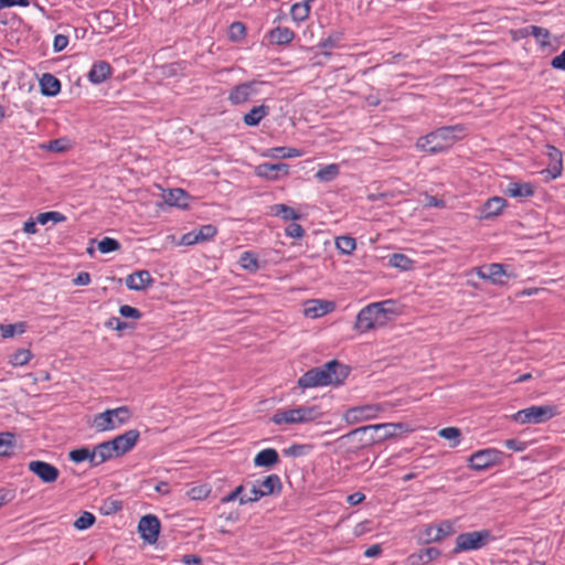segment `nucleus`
<instances>
[{
	"label": "nucleus",
	"instance_id": "obj_21",
	"mask_svg": "<svg viewBox=\"0 0 565 565\" xmlns=\"http://www.w3.org/2000/svg\"><path fill=\"white\" fill-rule=\"evenodd\" d=\"M439 556L440 551L438 548L427 547L411 554L407 559L411 565H420L428 564L429 562L438 558Z\"/></svg>",
	"mask_w": 565,
	"mask_h": 565
},
{
	"label": "nucleus",
	"instance_id": "obj_50",
	"mask_svg": "<svg viewBox=\"0 0 565 565\" xmlns=\"http://www.w3.org/2000/svg\"><path fill=\"white\" fill-rule=\"evenodd\" d=\"M265 497L264 492L260 491V488L258 484H254L253 488L249 491V494H245L244 497H239V504H246L249 502H256L260 498Z\"/></svg>",
	"mask_w": 565,
	"mask_h": 565
},
{
	"label": "nucleus",
	"instance_id": "obj_51",
	"mask_svg": "<svg viewBox=\"0 0 565 565\" xmlns=\"http://www.w3.org/2000/svg\"><path fill=\"white\" fill-rule=\"evenodd\" d=\"M246 32L245 25L242 22H233L230 25L228 36L233 41H239L244 38Z\"/></svg>",
	"mask_w": 565,
	"mask_h": 565
},
{
	"label": "nucleus",
	"instance_id": "obj_57",
	"mask_svg": "<svg viewBox=\"0 0 565 565\" xmlns=\"http://www.w3.org/2000/svg\"><path fill=\"white\" fill-rule=\"evenodd\" d=\"M68 44V38L63 34H56L54 36L53 47L55 52L63 51Z\"/></svg>",
	"mask_w": 565,
	"mask_h": 565
},
{
	"label": "nucleus",
	"instance_id": "obj_6",
	"mask_svg": "<svg viewBox=\"0 0 565 565\" xmlns=\"http://www.w3.org/2000/svg\"><path fill=\"white\" fill-rule=\"evenodd\" d=\"M556 415L555 406L541 405L521 409L512 415V419L519 424H542Z\"/></svg>",
	"mask_w": 565,
	"mask_h": 565
},
{
	"label": "nucleus",
	"instance_id": "obj_32",
	"mask_svg": "<svg viewBox=\"0 0 565 565\" xmlns=\"http://www.w3.org/2000/svg\"><path fill=\"white\" fill-rule=\"evenodd\" d=\"M249 97H250L249 86L244 85V84L236 85L235 87H233L231 89V92L228 94V100L233 105L243 104V103L247 102L249 99Z\"/></svg>",
	"mask_w": 565,
	"mask_h": 565
},
{
	"label": "nucleus",
	"instance_id": "obj_12",
	"mask_svg": "<svg viewBox=\"0 0 565 565\" xmlns=\"http://www.w3.org/2000/svg\"><path fill=\"white\" fill-rule=\"evenodd\" d=\"M382 408L379 405H363L348 409L344 419L349 424L375 418Z\"/></svg>",
	"mask_w": 565,
	"mask_h": 565
},
{
	"label": "nucleus",
	"instance_id": "obj_35",
	"mask_svg": "<svg viewBox=\"0 0 565 565\" xmlns=\"http://www.w3.org/2000/svg\"><path fill=\"white\" fill-rule=\"evenodd\" d=\"M340 173V168L335 163L327 164L316 173V178L321 182H330Z\"/></svg>",
	"mask_w": 565,
	"mask_h": 565
},
{
	"label": "nucleus",
	"instance_id": "obj_13",
	"mask_svg": "<svg viewBox=\"0 0 565 565\" xmlns=\"http://www.w3.org/2000/svg\"><path fill=\"white\" fill-rule=\"evenodd\" d=\"M289 166L286 163H262L256 167V174L268 180H278L287 175Z\"/></svg>",
	"mask_w": 565,
	"mask_h": 565
},
{
	"label": "nucleus",
	"instance_id": "obj_11",
	"mask_svg": "<svg viewBox=\"0 0 565 565\" xmlns=\"http://www.w3.org/2000/svg\"><path fill=\"white\" fill-rule=\"evenodd\" d=\"M28 468L45 483L55 482L60 476V471L55 466L41 460L30 461Z\"/></svg>",
	"mask_w": 565,
	"mask_h": 565
},
{
	"label": "nucleus",
	"instance_id": "obj_45",
	"mask_svg": "<svg viewBox=\"0 0 565 565\" xmlns=\"http://www.w3.org/2000/svg\"><path fill=\"white\" fill-rule=\"evenodd\" d=\"M438 435L447 440H450L451 444L450 446L451 447H455L459 444V438H460V429L457 428V427H446V428H443L439 430Z\"/></svg>",
	"mask_w": 565,
	"mask_h": 565
},
{
	"label": "nucleus",
	"instance_id": "obj_3",
	"mask_svg": "<svg viewBox=\"0 0 565 565\" xmlns=\"http://www.w3.org/2000/svg\"><path fill=\"white\" fill-rule=\"evenodd\" d=\"M459 126L440 127L424 137H420L416 147L423 151L438 153L451 146L456 139L455 131H461Z\"/></svg>",
	"mask_w": 565,
	"mask_h": 565
},
{
	"label": "nucleus",
	"instance_id": "obj_59",
	"mask_svg": "<svg viewBox=\"0 0 565 565\" xmlns=\"http://www.w3.org/2000/svg\"><path fill=\"white\" fill-rule=\"evenodd\" d=\"M198 243H199V239H198V235H196L195 231L184 234L180 241V244L185 245V246H190V245L198 244Z\"/></svg>",
	"mask_w": 565,
	"mask_h": 565
},
{
	"label": "nucleus",
	"instance_id": "obj_63",
	"mask_svg": "<svg viewBox=\"0 0 565 565\" xmlns=\"http://www.w3.org/2000/svg\"><path fill=\"white\" fill-rule=\"evenodd\" d=\"M425 206L427 207H443L445 206V202L440 199H437L433 195H426Z\"/></svg>",
	"mask_w": 565,
	"mask_h": 565
},
{
	"label": "nucleus",
	"instance_id": "obj_33",
	"mask_svg": "<svg viewBox=\"0 0 565 565\" xmlns=\"http://www.w3.org/2000/svg\"><path fill=\"white\" fill-rule=\"evenodd\" d=\"M275 216H279L285 221H297L301 217L300 213L286 204H275L271 206Z\"/></svg>",
	"mask_w": 565,
	"mask_h": 565
},
{
	"label": "nucleus",
	"instance_id": "obj_22",
	"mask_svg": "<svg viewBox=\"0 0 565 565\" xmlns=\"http://www.w3.org/2000/svg\"><path fill=\"white\" fill-rule=\"evenodd\" d=\"M504 193L511 198H529L534 194V189L531 183L524 182H510L504 189Z\"/></svg>",
	"mask_w": 565,
	"mask_h": 565
},
{
	"label": "nucleus",
	"instance_id": "obj_15",
	"mask_svg": "<svg viewBox=\"0 0 565 565\" xmlns=\"http://www.w3.org/2000/svg\"><path fill=\"white\" fill-rule=\"evenodd\" d=\"M478 276L482 279H488L492 284L502 285L503 276H507L504 266L499 263H492L478 269Z\"/></svg>",
	"mask_w": 565,
	"mask_h": 565
},
{
	"label": "nucleus",
	"instance_id": "obj_25",
	"mask_svg": "<svg viewBox=\"0 0 565 565\" xmlns=\"http://www.w3.org/2000/svg\"><path fill=\"white\" fill-rule=\"evenodd\" d=\"M269 114V107L266 105L255 106L244 115L243 121L246 126L255 127L263 118Z\"/></svg>",
	"mask_w": 565,
	"mask_h": 565
},
{
	"label": "nucleus",
	"instance_id": "obj_64",
	"mask_svg": "<svg viewBox=\"0 0 565 565\" xmlns=\"http://www.w3.org/2000/svg\"><path fill=\"white\" fill-rule=\"evenodd\" d=\"M182 563L185 565H199L202 563V558L194 554H185L182 556Z\"/></svg>",
	"mask_w": 565,
	"mask_h": 565
},
{
	"label": "nucleus",
	"instance_id": "obj_8",
	"mask_svg": "<svg viewBox=\"0 0 565 565\" xmlns=\"http://www.w3.org/2000/svg\"><path fill=\"white\" fill-rule=\"evenodd\" d=\"M393 424H376V425H367L353 429L349 434H347L345 438H358L361 446H369L380 441L377 437V433L382 428H392Z\"/></svg>",
	"mask_w": 565,
	"mask_h": 565
},
{
	"label": "nucleus",
	"instance_id": "obj_46",
	"mask_svg": "<svg viewBox=\"0 0 565 565\" xmlns=\"http://www.w3.org/2000/svg\"><path fill=\"white\" fill-rule=\"evenodd\" d=\"M95 515L90 512H83L81 516L74 522V526L77 530H86L95 523Z\"/></svg>",
	"mask_w": 565,
	"mask_h": 565
},
{
	"label": "nucleus",
	"instance_id": "obj_42",
	"mask_svg": "<svg viewBox=\"0 0 565 565\" xmlns=\"http://www.w3.org/2000/svg\"><path fill=\"white\" fill-rule=\"evenodd\" d=\"M310 7L306 0L302 3H295L291 7L290 14L295 21H303L309 17Z\"/></svg>",
	"mask_w": 565,
	"mask_h": 565
},
{
	"label": "nucleus",
	"instance_id": "obj_1",
	"mask_svg": "<svg viewBox=\"0 0 565 565\" xmlns=\"http://www.w3.org/2000/svg\"><path fill=\"white\" fill-rule=\"evenodd\" d=\"M348 369L337 360L327 362L321 367H312L298 380L301 388H311L340 384L348 376Z\"/></svg>",
	"mask_w": 565,
	"mask_h": 565
},
{
	"label": "nucleus",
	"instance_id": "obj_52",
	"mask_svg": "<svg viewBox=\"0 0 565 565\" xmlns=\"http://www.w3.org/2000/svg\"><path fill=\"white\" fill-rule=\"evenodd\" d=\"M311 446L309 445H292L290 446L289 448L285 449L284 452L285 455L287 456H290V457H301V456H305L308 454V451L310 450Z\"/></svg>",
	"mask_w": 565,
	"mask_h": 565
},
{
	"label": "nucleus",
	"instance_id": "obj_24",
	"mask_svg": "<svg viewBox=\"0 0 565 565\" xmlns=\"http://www.w3.org/2000/svg\"><path fill=\"white\" fill-rule=\"evenodd\" d=\"M279 462L278 452L274 448H266L260 450L254 458L256 467H273Z\"/></svg>",
	"mask_w": 565,
	"mask_h": 565
},
{
	"label": "nucleus",
	"instance_id": "obj_48",
	"mask_svg": "<svg viewBox=\"0 0 565 565\" xmlns=\"http://www.w3.org/2000/svg\"><path fill=\"white\" fill-rule=\"evenodd\" d=\"M195 232H196V235H198L199 243H201V242H205V241L212 239L216 235L217 230H216V227L214 225L206 224V225L201 226Z\"/></svg>",
	"mask_w": 565,
	"mask_h": 565
},
{
	"label": "nucleus",
	"instance_id": "obj_28",
	"mask_svg": "<svg viewBox=\"0 0 565 565\" xmlns=\"http://www.w3.org/2000/svg\"><path fill=\"white\" fill-rule=\"evenodd\" d=\"M268 36L271 43L284 45L290 43L294 40L295 33L289 28L277 26L269 32Z\"/></svg>",
	"mask_w": 565,
	"mask_h": 565
},
{
	"label": "nucleus",
	"instance_id": "obj_62",
	"mask_svg": "<svg viewBox=\"0 0 565 565\" xmlns=\"http://www.w3.org/2000/svg\"><path fill=\"white\" fill-rule=\"evenodd\" d=\"M73 282L76 286H86L90 282V275L87 271H81Z\"/></svg>",
	"mask_w": 565,
	"mask_h": 565
},
{
	"label": "nucleus",
	"instance_id": "obj_61",
	"mask_svg": "<svg viewBox=\"0 0 565 565\" xmlns=\"http://www.w3.org/2000/svg\"><path fill=\"white\" fill-rule=\"evenodd\" d=\"M504 445L508 449L514 450V451H523L524 450V443L518 440V439H507L504 441Z\"/></svg>",
	"mask_w": 565,
	"mask_h": 565
},
{
	"label": "nucleus",
	"instance_id": "obj_7",
	"mask_svg": "<svg viewBox=\"0 0 565 565\" xmlns=\"http://www.w3.org/2000/svg\"><path fill=\"white\" fill-rule=\"evenodd\" d=\"M502 451L495 448H486L473 452L469 459V467L477 471L487 470L502 461Z\"/></svg>",
	"mask_w": 565,
	"mask_h": 565
},
{
	"label": "nucleus",
	"instance_id": "obj_16",
	"mask_svg": "<svg viewBox=\"0 0 565 565\" xmlns=\"http://www.w3.org/2000/svg\"><path fill=\"white\" fill-rule=\"evenodd\" d=\"M334 305L327 300H310L306 303L303 313L308 318H319L333 310Z\"/></svg>",
	"mask_w": 565,
	"mask_h": 565
},
{
	"label": "nucleus",
	"instance_id": "obj_58",
	"mask_svg": "<svg viewBox=\"0 0 565 565\" xmlns=\"http://www.w3.org/2000/svg\"><path fill=\"white\" fill-rule=\"evenodd\" d=\"M551 66L555 70L565 71V50L552 58Z\"/></svg>",
	"mask_w": 565,
	"mask_h": 565
},
{
	"label": "nucleus",
	"instance_id": "obj_23",
	"mask_svg": "<svg viewBox=\"0 0 565 565\" xmlns=\"http://www.w3.org/2000/svg\"><path fill=\"white\" fill-rule=\"evenodd\" d=\"M41 93L45 96H55L61 90V82L52 74L45 73L40 78Z\"/></svg>",
	"mask_w": 565,
	"mask_h": 565
},
{
	"label": "nucleus",
	"instance_id": "obj_29",
	"mask_svg": "<svg viewBox=\"0 0 565 565\" xmlns=\"http://www.w3.org/2000/svg\"><path fill=\"white\" fill-rule=\"evenodd\" d=\"M260 488V491L264 492V495L276 494L281 491L282 484L279 476L269 475L263 481L257 483Z\"/></svg>",
	"mask_w": 565,
	"mask_h": 565
},
{
	"label": "nucleus",
	"instance_id": "obj_10",
	"mask_svg": "<svg viewBox=\"0 0 565 565\" xmlns=\"http://www.w3.org/2000/svg\"><path fill=\"white\" fill-rule=\"evenodd\" d=\"M138 531L146 542L156 543L160 532L159 519L152 514L142 516L138 524Z\"/></svg>",
	"mask_w": 565,
	"mask_h": 565
},
{
	"label": "nucleus",
	"instance_id": "obj_2",
	"mask_svg": "<svg viewBox=\"0 0 565 565\" xmlns=\"http://www.w3.org/2000/svg\"><path fill=\"white\" fill-rule=\"evenodd\" d=\"M394 312L395 302L393 300L370 303L358 313L355 328L365 332L382 327L390 319V315Z\"/></svg>",
	"mask_w": 565,
	"mask_h": 565
},
{
	"label": "nucleus",
	"instance_id": "obj_55",
	"mask_svg": "<svg viewBox=\"0 0 565 565\" xmlns=\"http://www.w3.org/2000/svg\"><path fill=\"white\" fill-rule=\"evenodd\" d=\"M119 313L125 318L139 319L141 318V312L131 306L124 305L119 308Z\"/></svg>",
	"mask_w": 565,
	"mask_h": 565
},
{
	"label": "nucleus",
	"instance_id": "obj_36",
	"mask_svg": "<svg viewBox=\"0 0 565 565\" xmlns=\"http://www.w3.org/2000/svg\"><path fill=\"white\" fill-rule=\"evenodd\" d=\"M271 422L276 425L298 424L292 408L276 411L271 417Z\"/></svg>",
	"mask_w": 565,
	"mask_h": 565
},
{
	"label": "nucleus",
	"instance_id": "obj_4",
	"mask_svg": "<svg viewBox=\"0 0 565 565\" xmlns=\"http://www.w3.org/2000/svg\"><path fill=\"white\" fill-rule=\"evenodd\" d=\"M131 411L128 406L106 409L94 416L93 426L97 431L114 430L126 424L131 418Z\"/></svg>",
	"mask_w": 565,
	"mask_h": 565
},
{
	"label": "nucleus",
	"instance_id": "obj_43",
	"mask_svg": "<svg viewBox=\"0 0 565 565\" xmlns=\"http://www.w3.org/2000/svg\"><path fill=\"white\" fill-rule=\"evenodd\" d=\"M26 324L25 322L10 323V324H1V335L3 338H11L14 334H22L25 332Z\"/></svg>",
	"mask_w": 565,
	"mask_h": 565
},
{
	"label": "nucleus",
	"instance_id": "obj_9",
	"mask_svg": "<svg viewBox=\"0 0 565 565\" xmlns=\"http://www.w3.org/2000/svg\"><path fill=\"white\" fill-rule=\"evenodd\" d=\"M140 433L137 429H129L110 440L113 452L116 457H120L129 452L137 444Z\"/></svg>",
	"mask_w": 565,
	"mask_h": 565
},
{
	"label": "nucleus",
	"instance_id": "obj_5",
	"mask_svg": "<svg viewBox=\"0 0 565 565\" xmlns=\"http://www.w3.org/2000/svg\"><path fill=\"white\" fill-rule=\"evenodd\" d=\"M493 535L489 530L472 531L460 533L456 537V545L452 550L454 554H459L468 551H477L484 547Z\"/></svg>",
	"mask_w": 565,
	"mask_h": 565
},
{
	"label": "nucleus",
	"instance_id": "obj_40",
	"mask_svg": "<svg viewBox=\"0 0 565 565\" xmlns=\"http://www.w3.org/2000/svg\"><path fill=\"white\" fill-rule=\"evenodd\" d=\"M14 435L12 433H0V456H10L14 448Z\"/></svg>",
	"mask_w": 565,
	"mask_h": 565
},
{
	"label": "nucleus",
	"instance_id": "obj_20",
	"mask_svg": "<svg viewBox=\"0 0 565 565\" xmlns=\"http://www.w3.org/2000/svg\"><path fill=\"white\" fill-rule=\"evenodd\" d=\"M111 74V66L105 61L95 62L88 72V79L93 84H100L105 82Z\"/></svg>",
	"mask_w": 565,
	"mask_h": 565
},
{
	"label": "nucleus",
	"instance_id": "obj_44",
	"mask_svg": "<svg viewBox=\"0 0 565 565\" xmlns=\"http://www.w3.org/2000/svg\"><path fill=\"white\" fill-rule=\"evenodd\" d=\"M388 264L392 267H396L403 270H408L412 268L413 262L404 254H393L390 259Z\"/></svg>",
	"mask_w": 565,
	"mask_h": 565
},
{
	"label": "nucleus",
	"instance_id": "obj_54",
	"mask_svg": "<svg viewBox=\"0 0 565 565\" xmlns=\"http://www.w3.org/2000/svg\"><path fill=\"white\" fill-rule=\"evenodd\" d=\"M285 234L288 237L301 238L305 235V230L300 224L292 222L285 228Z\"/></svg>",
	"mask_w": 565,
	"mask_h": 565
},
{
	"label": "nucleus",
	"instance_id": "obj_27",
	"mask_svg": "<svg viewBox=\"0 0 565 565\" xmlns=\"http://www.w3.org/2000/svg\"><path fill=\"white\" fill-rule=\"evenodd\" d=\"M92 457L94 458V467L116 457L115 452H113L110 440L97 445L93 449Z\"/></svg>",
	"mask_w": 565,
	"mask_h": 565
},
{
	"label": "nucleus",
	"instance_id": "obj_17",
	"mask_svg": "<svg viewBox=\"0 0 565 565\" xmlns=\"http://www.w3.org/2000/svg\"><path fill=\"white\" fill-rule=\"evenodd\" d=\"M452 532V524L449 521H445L439 525H428L425 529V536L427 542H439Z\"/></svg>",
	"mask_w": 565,
	"mask_h": 565
},
{
	"label": "nucleus",
	"instance_id": "obj_26",
	"mask_svg": "<svg viewBox=\"0 0 565 565\" xmlns=\"http://www.w3.org/2000/svg\"><path fill=\"white\" fill-rule=\"evenodd\" d=\"M164 202L171 206L186 207L188 206V193L182 189H171L163 195Z\"/></svg>",
	"mask_w": 565,
	"mask_h": 565
},
{
	"label": "nucleus",
	"instance_id": "obj_60",
	"mask_svg": "<svg viewBox=\"0 0 565 565\" xmlns=\"http://www.w3.org/2000/svg\"><path fill=\"white\" fill-rule=\"evenodd\" d=\"M29 3V0H0V10L14 6L28 7Z\"/></svg>",
	"mask_w": 565,
	"mask_h": 565
},
{
	"label": "nucleus",
	"instance_id": "obj_34",
	"mask_svg": "<svg viewBox=\"0 0 565 565\" xmlns=\"http://www.w3.org/2000/svg\"><path fill=\"white\" fill-rule=\"evenodd\" d=\"M527 35L533 36L542 47H546V46L551 45V43L548 41L551 33L545 28L537 26V25H530L527 28Z\"/></svg>",
	"mask_w": 565,
	"mask_h": 565
},
{
	"label": "nucleus",
	"instance_id": "obj_31",
	"mask_svg": "<svg viewBox=\"0 0 565 565\" xmlns=\"http://www.w3.org/2000/svg\"><path fill=\"white\" fill-rule=\"evenodd\" d=\"M265 157H269L273 159H287V158H296L301 156V151L296 148L289 147H275L267 149L264 153Z\"/></svg>",
	"mask_w": 565,
	"mask_h": 565
},
{
	"label": "nucleus",
	"instance_id": "obj_39",
	"mask_svg": "<svg viewBox=\"0 0 565 565\" xmlns=\"http://www.w3.org/2000/svg\"><path fill=\"white\" fill-rule=\"evenodd\" d=\"M335 246L343 255H351L356 247L355 239L351 236H339Z\"/></svg>",
	"mask_w": 565,
	"mask_h": 565
},
{
	"label": "nucleus",
	"instance_id": "obj_47",
	"mask_svg": "<svg viewBox=\"0 0 565 565\" xmlns=\"http://www.w3.org/2000/svg\"><path fill=\"white\" fill-rule=\"evenodd\" d=\"M119 248H120L119 242L117 239H115V238H111V237H104L98 243V249L103 254L115 252V250H118Z\"/></svg>",
	"mask_w": 565,
	"mask_h": 565
},
{
	"label": "nucleus",
	"instance_id": "obj_53",
	"mask_svg": "<svg viewBox=\"0 0 565 565\" xmlns=\"http://www.w3.org/2000/svg\"><path fill=\"white\" fill-rule=\"evenodd\" d=\"M210 491L211 490L206 486H198V487L191 488L188 491V495L192 500H202V499H205L209 495Z\"/></svg>",
	"mask_w": 565,
	"mask_h": 565
},
{
	"label": "nucleus",
	"instance_id": "obj_41",
	"mask_svg": "<svg viewBox=\"0 0 565 565\" xmlns=\"http://www.w3.org/2000/svg\"><path fill=\"white\" fill-rule=\"evenodd\" d=\"M31 358L32 353L30 350L19 349L13 354L10 355L9 363L13 366H23L26 363H29Z\"/></svg>",
	"mask_w": 565,
	"mask_h": 565
},
{
	"label": "nucleus",
	"instance_id": "obj_38",
	"mask_svg": "<svg viewBox=\"0 0 565 565\" xmlns=\"http://www.w3.org/2000/svg\"><path fill=\"white\" fill-rule=\"evenodd\" d=\"M92 456H93V450L90 451L86 447L73 449L68 454V457L73 462L79 463L85 460H88L90 462V465L94 467V458Z\"/></svg>",
	"mask_w": 565,
	"mask_h": 565
},
{
	"label": "nucleus",
	"instance_id": "obj_19",
	"mask_svg": "<svg viewBox=\"0 0 565 565\" xmlns=\"http://www.w3.org/2000/svg\"><path fill=\"white\" fill-rule=\"evenodd\" d=\"M507 206V201L501 196H493L486 201L481 210V218H492L501 214Z\"/></svg>",
	"mask_w": 565,
	"mask_h": 565
},
{
	"label": "nucleus",
	"instance_id": "obj_14",
	"mask_svg": "<svg viewBox=\"0 0 565 565\" xmlns=\"http://www.w3.org/2000/svg\"><path fill=\"white\" fill-rule=\"evenodd\" d=\"M153 284V279L148 270H138L127 276L126 286L130 290H145Z\"/></svg>",
	"mask_w": 565,
	"mask_h": 565
},
{
	"label": "nucleus",
	"instance_id": "obj_18",
	"mask_svg": "<svg viewBox=\"0 0 565 565\" xmlns=\"http://www.w3.org/2000/svg\"><path fill=\"white\" fill-rule=\"evenodd\" d=\"M295 412V417L298 424H305L313 422L322 416V411L319 406L312 405H301L292 408Z\"/></svg>",
	"mask_w": 565,
	"mask_h": 565
},
{
	"label": "nucleus",
	"instance_id": "obj_37",
	"mask_svg": "<svg viewBox=\"0 0 565 565\" xmlns=\"http://www.w3.org/2000/svg\"><path fill=\"white\" fill-rule=\"evenodd\" d=\"M238 263L242 268L250 273H255L259 268L257 256L252 252L242 253Z\"/></svg>",
	"mask_w": 565,
	"mask_h": 565
},
{
	"label": "nucleus",
	"instance_id": "obj_56",
	"mask_svg": "<svg viewBox=\"0 0 565 565\" xmlns=\"http://www.w3.org/2000/svg\"><path fill=\"white\" fill-rule=\"evenodd\" d=\"M244 486L239 484L238 487H236L231 493H228L227 495L223 497L221 499V502L222 503H228V502H232L236 499L239 500V497H244L245 494H243L244 492Z\"/></svg>",
	"mask_w": 565,
	"mask_h": 565
},
{
	"label": "nucleus",
	"instance_id": "obj_30",
	"mask_svg": "<svg viewBox=\"0 0 565 565\" xmlns=\"http://www.w3.org/2000/svg\"><path fill=\"white\" fill-rule=\"evenodd\" d=\"M343 40V32L334 31L331 32L324 40L319 43V46L323 49L322 54L327 57L331 56V49L340 47Z\"/></svg>",
	"mask_w": 565,
	"mask_h": 565
},
{
	"label": "nucleus",
	"instance_id": "obj_49",
	"mask_svg": "<svg viewBox=\"0 0 565 565\" xmlns=\"http://www.w3.org/2000/svg\"><path fill=\"white\" fill-rule=\"evenodd\" d=\"M65 218L66 217L62 213L52 211V212L40 213L38 215L36 221L40 224L45 225L49 221H53L54 223H60V222L65 221Z\"/></svg>",
	"mask_w": 565,
	"mask_h": 565
}]
</instances>
